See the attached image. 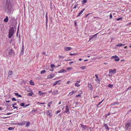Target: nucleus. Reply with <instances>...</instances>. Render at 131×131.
Returning a JSON list of instances; mask_svg holds the SVG:
<instances>
[{"label":"nucleus","mask_w":131,"mask_h":131,"mask_svg":"<svg viewBox=\"0 0 131 131\" xmlns=\"http://www.w3.org/2000/svg\"><path fill=\"white\" fill-rule=\"evenodd\" d=\"M14 32V30L12 28H10L9 30V32L8 33V38H10L11 37L13 36Z\"/></svg>","instance_id":"f257e3e1"},{"label":"nucleus","mask_w":131,"mask_h":131,"mask_svg":"<svg viewBox=\"0 0 131 131\" xmlns=\"http://www.w3.org/2000/svg\"><path fill=\"white\" fill-rule=\"evenodd\" d=\"M125 126L126 130L130 129H131L130 127L131 126V123L128 122L125 124Z\"/></svg>","instance_id":"f03ea898"},{"label":"nucleus","mask_w":131,"mask_h":131,"mask_svg":"<svg viewBox=\"0 0 131 131\" xmlns=\"http://www.w3.org/2000/svg\"><path fill=\"white\" fill-rule=\"evenodd\" d=\"M96 78L95 79V80L97 83H98V84L100 83V82L101 80V79H99L97 74H95V75Z\"/></svg>","instance_id":"7ed1b4c3"},{"label":"nucleus","mask_w":131,"mask_h":131,"mask_svg":"<svg viewBox=\"0 0 131 131\" xmlns=\"http://www.w3.org/2000/svg\"><path fill=\"white\" fill-rule=\"evenodd\" d=\"M55 76V74H51L48 75L47 76V79H51L53 77Z\"/></svg>","instance_id":"20e7f679"},{"label":"nucleus","mask_w":131,"mask_h":131,"mask_svg":"<svg viewBox=\"0 0 131 131\" xmlns=\"http://www.w3.org/2000/svg\"><path fill=\"white\" fill-rule=\"evenodd\" d=\"M64 113H70V111L69 109V106L66 105V108H65V111L64 112Z\"/></svg>","instance_id":"39448f33"},{"label":"nucleus","mask_w":131,"mask_h":131,"mask_svg":"<svg viewBox=\"0 0 131 131\" xmlns=\"http://www.w3.org/2000/svg\"><path fill=\"white\" fill-rule=\"evenodd\" d=\"M88 87L89 89V90H90L91 91H92L93 90V88L91 83L89 84L88 85Z\"/></svg>","instance_id":"423d86ee"},{"label":"nucleus","mask_w":131,"mask_h":131,"mask_svg":"<svg viewBox=\"0 0 131 131\" xmlns=\"http://www.w3.org/2000/svg\"><path fill=\"white\" fill-rule=\"evenodd\" d=\"M109 71L110 72H111L113 73V74H114L116 73V69H113V70H112V69H110Z\"/></svg>","instance_id":"0eeeda50"},{"label":"nucleus","mask_w":131,"mask_h":131,"mask_svg":"<svg viewBox=\"0 0 131 131\" xmlns=\"http://www.w3.org/2000/svg\"><path fill=\"white\" fill-rule=\"evenodd\" d=\"M13 74V72L12 71L10 70L8 72V77H10V76L12 75Z\"/></svg>","instance_id":"6e6552de"},{"label":"nucleus","mask_w":131,"mask_h":131,"mask_svg":"<svg viewBox=\"0 0 131 131\" xmlns=\"http://www.w3.org/2000/svg\"><path fill=\"white\" fill-rule=\"evenodd\" d=\"M48 113L49 116L50 117H51L52 116V111L51 110H49L47 111Z\"/></svg>","instance_id":"1a4fd4ad"},{"label":"nucleus","mask_w":131,"mask_h":131,"mask_svg":"<svg viewBox=\"0 0 131 131\" xmlns=\"http://www.w3.org/2000/svg\"><path fill=\"white\" fill-rule=\"evenodd\" d=\"M72 48L71 47H66L64 48V50L66 51L70 50Z\"/></svg>","instance_id":"9d476101"},{"label":"nucleus","mask_w":131,"mask_h":131,"mask_svg":"<svg viewBox=\"0 0 131 131\" xmlns=\"http://www.w3.org/2000/svg\"><path fill=\"white\" fill-rule=\"evenodd\" d=\"M84 10L85 9L84 8L82 10H81V11L77 15V17H78L80 15H81L83 13Z\"/></svg>","instance_id":"9b49d317"},{"label":"nucleus","mask_w":131,"mask_h":131,"mask_svg":"<svg viewBox=\"0 0 131 131\" xmlns=\"http://www.w3.org/2000/svg\"><path fill=\"white\" fill-rule=\"evenodd\" d=\"M76 92V91L74 92L73 91H72L71 92H70V93L68 95V96H71L74 93Z\"/></svg>","instance_id":"f8f14e48"},{"label":"nucleus","mask_w":131,"mask_h":131,"mask_svg":"<svg viewBox=\"0 0 131 131\" xmlns=\"http://www.w3.org/2000/svg\"><path fill=\"white\" fill-rule=\"evenodd\" d=\"M125 45V44H122V43H119L118 44L116 45V46L118 47H122Z\"/></svg>","instance_id":"ddd939ff"},{"label":"nucleus","mask_w":131,"mask_h":131,"mask_svg":"<svg viewBox=\"0 0 131 131\" xmlns=\"http://www.w3.org/2000/svg\"><path fill=\"white\" fill-rule=\"evenodd\" d=\"M30 92V93H28L27 96H32L33 94V92L32 91L31 92Z\"/></svg>","instance_id":"4468645a"},{"label":"nucleus","mask_w":131,"mask_h":131,"mask_svg":"<svg viewBox=\"0 0 131 131\" xmlns=\"http://www.w3.org/2000/svg\"><path fill=\"white\" fill-rule=\"evenodd\" d=\"M8 19L7 16L6 17V18L4 20V21L5 22H7L8 21Z\"/></svg>","instance_id":"2eb2a0df"},{"label":"nucleus","mask_w":131,"mask_h":131,"mask_svg":"<svg viewBox=\"0 0 131 131\" xmlns=\"http://www.w3.org/2000/svg\"><path fill=\"white\" fill-rule=\"evenodd\" d=\"M81 125L82 128L84 129H85L87 127V126L86 125H84L82 124H81Z\"/></svg>","instance_id":"dca6fc26"},{"label":"nucleus","mask_w":131,"mask_h":131,"mask_svg":"<svg viewBox=\"0 0 131 131\" xmlns=\"http://www.w3.org/2000/svg\"><path fill=\"white\" fill-rule=\"evenodd\" d=\"M98 34V33H97L96 34H95L93 35L90 38L89 40V41H90L91 39H92L95 36H96V35Z\"/></svg>","instance_id":"f3484780"},{"label":"nucleus","mask_w":131,"mask_h":131,"mask_svg":"<svg viewBox=\"0 0 131 131\" xmlns=\"http://www.w3.org/2000/svg\"><path fill=\"white\" fill-rule=\"evenodd\" d=\"M32 80H31L29 81V83L31 85H34L35 84L34 82L32 81Z\"/></svg>","instance_id":"a211bd4d"},{"label":"nucleus","mask_w":131,"mask_h":131,"mask_svg":"<svg viewBox=\"0 0 131 131\" xmlns=\"http://www.w3.org/2000/svg\"><path fill=\"white\" fill-rule=\"evenodd\" d=\"M13 53V50L12 49H10L9 51V54L11 55H12Z\"/></svg>","instance_id":"6ab92c4d"},{"label":"nucleus","mask_w":131,"mask_h":131,"mask_svg":"<svg viewBox=\"0 0 131 131\" xmlns=\"http://www.w3.org/2000/svg\"><path fill=\"white\" fill-rule=\"evenodd\" d=\"M58 91L57 90H55V91L53 92L52 94L53 95L57 94L58 93Z\"/></svg>","instance_id":"aec40b11"},{"label":"nucleus","mask_w":131,"mask_h":131,"mask_svg":"<svg viewBox=\"0 0 131 131\" xmlns=\"http://www.w3.org/2000/svg\"><path fill=\"white\" fill-rule=\"evenodd\" d=\"M104 126L105 127V128L107 129V130H108L109 129V128L108 126L106 124H104Z\"/></svg>","instance_id":"412c9836"},{"label":"nucleus","mask_w":131,"mask_h":131,"mask_svg":"<svg viewBox=\"0 0 131 131\" xmlns=\"http://www.w3.org/2000/svg\"><path fill=\"white\" fill-rule=\"evenodd\" d=\"M114 60L117 62L119 61V59L118 58V57L117 56L114 59Z\"/></svg>","instance_id":"4be33fe9"},{"label":"nucleus","mask_w":131,"mask_h":131,"mask_svg":"<svg viewBox=\"0 0 131 131\" xmlns=\"http://www.w3.org/2000/svg\"><path fill=\"white\" fill-rule=\"evenodd\" d=\"M64 72H66V71L64 69H62L60 71H59L58 72L59 73H62Z\"/></svg>","instance_id":"5701e85b"},{"label":"nucleus","mask_w":131,"mask_h":131,"mask_svg":"<svg viewBox=\"0 0 131 131\" xmlns=\"http://www.w3.org/2000/svg\"><path fill=\"white\" fill-rule=\"evenodd\" d=\"M27 91L28 92H31L32 91L29 88H28L26 89Z\"/></svg>","instance_id":"b1692460"},{"label":"nucleus","mask_w":131,"mask_h":131,"mask_svg":"<svg viewBox=\"0 0 131 131\" xmlns=\"http://www.w3.org/2000/svg\"><path fill=\"white\" fill-rule=\"evenodd\" d=\"M12 8H8V11L9 12V13H11Z\"/></svg>","instance_id":"393cba45"},{"label":"nucleus","mask_w":131,"mask_h":131,"mask_svg":"<svg viewBox=\"0 0 131 131\" xmlns=\"http://www.w3.org/2000/svg\"><path fill=\"white\" fill-rule=\"evenodd\" d=\"M60 81V80H58L57 81H56L53 84V86L56 85L58 83V82Z\"/></svg>","instance_id":"a878e982"},{"label":"nucleus","mask_w":131,"mask_h":131,"mask_svg":"<svg viewBox=\"0 0 131 131\" xmlns=\"http://www.w3.org/2000/svg\"><path fill=\"white\" fill-rule=\"evenodd\" d=\"M87 2V0H83L82 2V4H84Z\"/></svg>","instance_id":"bb28decb"},{"label":"nucleus","mask_w":131,"mask_h":131,"mask_svg":"<svg viewBox=\"0 0 131 131\" xmlns=\"http://www.w3.org/2000/svg\"><path fill=\"white\" fill-rule=\"evenodd\" d=\"M15 95L17 96H18L19 97H21V96L18 93H15Z\"/></svg>","instance_id":"cd10ccee"},{"label":"nucleus","mask_w":131,"mask_h":131,"mask_svg":"<svg viewBox=\"0 0 131 131\" xmlns=\"http://www.w3.org/2000/svg\"><path fill=\"white\" fill-rule=\"evenodd\" d=\"M14 129V128L13 127H9L8 128V130H13Z\"/></svg>","instance_id":"c85d7f7f"},{"label":"nucleus","mask_w":131,"mask_h":131,"mask_svg":"<svg viewBox=\"0 0 131 131\" xmlns=\"http://www.w3.org/2000/svg\"><path fill=\"white\" fill-rule=\"evenodd\" d=\"M52 103V102L51 101H50V102H49L48 105V106L49 107H50Z\"/></svg>","instance_id":"c756f323"},{"label":"nucleus","mask_w":131,"mask_h":131,"mask_svg":"<svg viewBox=\"0 0 131 131\" xmlns=\"http://www.w3.org/2000/svg\"><path fill=\"white\" fill-rule=\"evenodd\" d=\"M86 67V66H83L81 67L80 68L82 70H84Z\"/></svg>","instance_id":"7c9ffc66"},{"label":"nucleus","mask_w":131,"mask_h":131,"mask_svg":"<svg viewBox=\"0 0 131 131\" xmlns=\"http://www.w3.org/2000/svg\"><path fill=\"white\" fill-rule=\"evenodd\" d=\"M46 72V71L45 70H43L41 71V74L44 73Z\"/></svg>","instance_id":"2f4dec72"},{"label":"nucleus","mask_w":131,"mask_h":131,"mask_svg":"<svg viewBox=\"0 0 131 131\" xmlns=\"http://www.w3.org/2000/svg\"><path fill=\"white\" fill-rule=\"evenodd\" d=\"M75 85L77 87H79L80 86V85L78 83H76L75 84Z\"/></svg>","instance_id":"473e14b6"},{"label":"nucleus","mask_w":131,"mask_h":131,"mask_svg":"<svg viewBox=\"0 0 131 131\" xmlns=\"http://www.w3.org/2000/svg\"><path fill=\"white\" fill-rule=\"evenodd\" d=\"M17 125L19 126H21L23 125L24 124H23V123H18L17 124Z\"/></svg>","instance_id":"72a5a7b5"},{"label":"nucleus","mask_w":131,"mask_h":131,"mask_svg":"<svg viewBox=\"0 0 131 131\" xmlns=\"http://www.w3.org/2000/svg\"><path fill=\"white\" fill-rule=\"evenodd\" d=\"M109 76L110 77L112 76L113 75V73L111 72H110L109 71Z\"/></svg>","instance_id":"f704fd0d"},{"label":"nucleus","mask_w":131,"mask_h":131,"mask_svg":"<svg viewBox=\"0 0 131 131\" xmlns=\"http://www.w3.org/2000/svg\"><path fill=\"white\" fill-rule=\"evenodd\" d=\"M30 124V122H27V124L26 125V126H29Z\"/></svg>","instance_id":"c9c22d12"},{"label":"nucleus","mask_w":131,"mask_h":131,"mask_svg":"<svg viewBox=\"0 0 131 131\" xmlns=\"http://www.w3.org/2000/svg\"><path fill=\"white\" fill-rule=\"evenodd\" d=\"M20 105L21 106H25V104L24 103H21L20 104Z\"/></svg>","instance_id":"e433bc0d"},{"label":"nucleus","mask_w":131,"mask_h":131,"mask_svg":"<svg viewBox=\"0 0 131 131\" xmlns=\"http://www.w3.org/2000/svg\"><path fill=\"white\" fill-rule=\"evenodd\" d=\"M113 85L110 84H109L108 85V86L110 88H112L113 86Z\"/></svg>","instance_id":"4c0bfd02"},{"label":"nucleus","mask_w":131,"mask_h":131,"mask_svg":"<svg viewBox=\"0 0 131 131\" xmlns=\"http://www.w3.org/2000/svg\"><path fill=\"white\" fill-rule=\"evenodd\" d=\"M117 56L116 55L114 56H112L111 58L112 59H115Z\"/></svg>","instance_id":"58836bf2"},{"label":"nucleus","mask_w":131,"mask_h":131,"mask_svg":"<svg viewBox=\"0 0 131 131\" xmlns=\"http://www.w3.org/2000/svg\"><path fill=\"white\" fill-rule=\"evenodd\" d=\"M59 58H61L62 59H63L64 58V57L63 56H59Z\"/></svg>","instance_id":"ea45409f"},{"label":"nucleus","mask_w":131,"mask_h":131,"mask_svg":"<svg viewBox=\"0 0 131 131\" xmlns=\"http://www.w3.org/2000/svg\"><path fill=\"white\" fill-rule=\"evenodd\" d=\"M102 103V102H99L98 104H97V105H96V106H97V107H98L99 105Z\"/></svg>","instance_id":"a19ab883"},{"label":"nucleus","mask_w":131,"mask_h":131,"mask_svg":"<svg viewBox=\"0 0 131 131\" xmlns=\"http://www.w3.org/2000/svg\"><path fill=\"white\" fill-rule=\"evenodd\" d=\"M39 95H41L43 94L44 93H42V92L40 91L39 92Z\"/></svg>","instance_id":"79ce46f5"},{"label":"nucleus","mask_w":131,"mask_h":131,"mask_svg":"<svg viewBox=\"0 0 131 131\" xmlns=\"http://www.w3.org/2000/svg\"><path fill=\"white\" fill-rule=\"evenodd\" d=\"M122 19V17L119 18H116V20H117L119 21L121 19Z\"/></svg>","instance_id":"37998d69"},{"label":"nucleus","mask_w":131,"mask_h":131,"mask_svg":"<svg viewBox=\"0 0 131 131\" xmlns=\"http://www.w3.org/2000/svg\"><path fill=\"white\" fill-rule=\"evenodd\" d=\"M61 110H59L57 111L56 112V114H57L58 113L60 112H61Z\"/></svg>","instance_id":"c03bdc74"},{"label":"nucleus","mask_w":131,"mask_h":131,"mask_svg":"<svg viewBox=\"0 0 131 131\" xmlns=\"http://www.w3.org/2000/svg\"><path fill=\"white\" fill-rule=\"evenodd\" d=\"M75 54V53H70L69 54L71 56H73V55H76V54Z\"/></svg>","instance_id":"a18cd8bd"},{"label":"nucleus","mask_w":131,"mask_h":131,"mask_svg":"<svg viewBox=\"0 0 131 131\" xmlns=\"http://www.w3.org/2000/svg\"><path fill=\"white\" fill-rule=\"evenodd\" d=\"M12 107L14 108V109L17 108V107H15L14 106V105H12Z\"/></svg>","instance_id":"49530a36"},{"label":"nucleus","mask_w":131,"mask_h":131,"mask_svg":"<svg viewBox=\"0 0 131 131\" xmlns=\"http://www.w3.org/2000/svg\"><path fill=\"white\" fill-rule=\"evenodd\" d=\"M12 101H16V99L14 98H13L12 99Z\"/></svg>","instance_id":"de8ad7c7"},{"label":"nucleus","mask_w":131,"mask_h":131,"mask_svg":"<svg viewBox=\"0 0 131 131\" xmlns=\"http://www.w3.org/2000/svg\"><path fill=\"white\" fill-rule=\"evenodd\" d=\"M131 24V22L129 23H128L127 24V26H129V25H130Z\"/></svg>","instance_id":"09e8293b"},{"label":"nucleus","mask_w":131,"mask_h":131,"mask_svg":"<svg viewBox=\"0 0 131 131\" xmlns=\"http://www.w3.org/2000/svg\"><path fill=\"white\" fill-rule=\"evenodd\" d=\"M51 68H53L55 66L53 64H51Z\"/></svg>","instance_id":"8fccbe9b"},{"label":"nucleus","mask_w":131,"mask_h":131,"mask_svg":"<svg viewBox=\"0 0 131 131\" xmlns=\"http://www.w3.org/2000/svg\"><path fill=\"white\" fill-rule=\"evenodd\" d=\"M81 96V95L80 94H78L76 96V97H78L80 96Z\"/></svg>","instance_id":"3c124183"},{"label":"nucleus","mask_w":131,"mask_h":131,"mask_svg":"<svg viewBox=\"0 0 131 131\" xmlns=\"http://www.w3.org/2000/svg\"><path fill=\"white\" fill-rule=\"evenodd\" d=\"M110 18H112V14H110Z\"/></svg>","instance_id":"603ef678"},{"label":"nucleus","mask_w":131,"mask_h":131,"mask_svg":"<svg viewBox=\"0 0 131 131\" xmlns=\"http://www.w3.org/2000/svg\"><path fill=\"white\" fill-rule=\"evenodd\" d=\"M49 70H50V71H53L54 70L53 68H52L51 69H50Z\"/></svg>","instance_id":"864d4df0"},{"label":"nucleus","mask_w":131,"mask_h":131,"mask_svg":"<svg viewBox=\"0 0 131 131\" xmlns=\"http://www.w3.org/2000/svg\"><path fill=\"white\" fill-rule=\"evenodd\" d=\"M41 76H39V77H38L37 78L38 79H41Z\"/></svg>","instance_id":"5fc2aeb1"},{"label":"nucleus","mask_w":131,"mask_h":131,"mask_svg":"<svg viewBox=\"0 0 131 131\" xmlns=\"http://www.w3.org/2000/svg\"><path fill=\"white\" fill-rule=\"evenodd\" d=\"M70 82V81H68L67 83V84H69Z\"/></svg>","instance_id":"6e6d98bb"},{"label":"nucleus","mask_w":131,"mask_h":131,"mask_svg":"<svg viewBox=\"0 0 131 131\" xmlns=\"http://www.w3.org/2000/svg\"><path fill=\"white\" fill-rule=\"evenodd\" d=\"M46 20H48V17H47V13L46 14Z\"/></svg>","instance_id":"4d7b16f0"},{"label":"nucleus","mask_w":131,"mask_h":131,"mask_svg":"<svg viewBox=\"0 0 131 131\" xmlns=\"http://www.w3.org/2000/svg\"><path fill=\"white\" fill-rule=\"evenodd\" d=\"M71 60V59H68V60H65V61H70Z\"/></svg>","instance_id":"13d9d810"},{"label":"nucleus","mask_w":131,"mask_h":131,"mask_svg":"<svg viewBox=\"0 0 131 131\" xmlns=\"http://www.w3.org/2000/svg\"><path fill=\"white\" fill-rule=\"evenodd\" d=\"M73 62H70L69 63V64L70 65L72 63H73Z\"/></svg>","instance_id":"bf43d9fd"},{"label":"nucleus","mask_w":131,"mask_h":131,"mask_svg":"<svg viewBox=\"0 0 131 131\" xmlns=\"http://www.w3.org/2000/svg\"><path fill=\"white\" fill-rule=\"evenodd\" d=\"M5 102H10V101L9 100H6Z\"/></svg>","instance_id":"052dcab7"},{"label":"nucleus","mask_w":131,"mask_h":131,"mask_svg":"<svg viewBox=\"0 0 131 131\" xmlns=\"http://www.w3.org/2000/svg\"><path fill=\"white\" fill-rule=\"evenodd\" d=\"M42 54H46L44 52H42Z\"/></svg>","instance_id":"680f3d73"},{"label":"nucleus","mask_w":131,"mask_h":131,"mask_svg":"<svg viewBox=\"0 0 131 131\" xmlns=\"http://www.w3.org/2000/svg\"><path fill=\"white\" fill-rule=\"evenodd\" d=\"M131 88V87H129L127 88V90H129V89H130Z\"/></svg>","instance_id":"e2e57ef3"},{"label":"nucleus","mask_w":131,"mask_h":131,"mask_svg":"<svg viewBox=\"0 0 131 131\" xmlns=\"http://www.w3.org/2000/svg\"><path fill=\"white\" fill-rule=\"evenodd\" d=\"M80 81H81L80 80H79V81H77V82L78 83H80Z\"/></svg>","instance_id":"0e129e2a"},{"label":"nucleus","mask_w":131,"mask_h":131,"mask_svg":"<svg viewBox=\"0 0 131 131\" xmlns=\"http://www.w3.org/2000/svg\"><path fill=\"white\" fill-rule=\"evenodd\" d=\"M40 103V104H45V103Z\"/></svg>","instance_id":"69168bd1"},{"label":"nucleus","mask_w":131,"mask_h":131,"mask_svg":"<svg viewBox=\"0 0 131 131\" xmlns=\"http://www.w3.org/2000/svg\"><path fill=\"white\" fill-rule=\"evenodd\" d=\"M88 60V59H85L84 60V61H87Z\"/></svg>","instance_id":"338daca9"},{"label":"nucleus","mask_w":131,"mask_h":131,"mask_svg":"<svg viewBox=\"0 0 131 131\" xmlns=\"http://www.w3.org/2000/svg\"><path fill=\"white\" fill-rule=\"evenodd\" d=\"M82 60V59L81 58H79V61H81Z\"/></svg>","instance_id":"774afa93"}]
</instances>
